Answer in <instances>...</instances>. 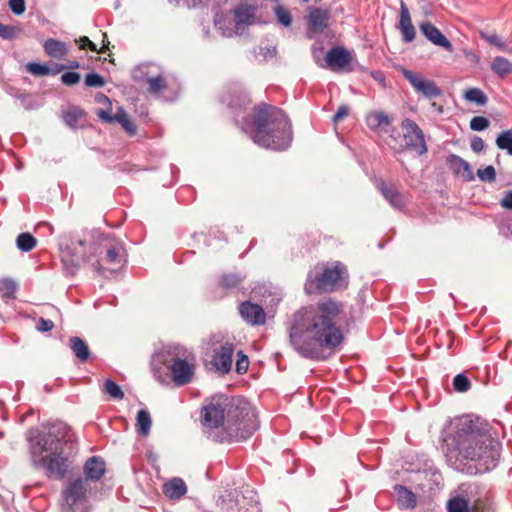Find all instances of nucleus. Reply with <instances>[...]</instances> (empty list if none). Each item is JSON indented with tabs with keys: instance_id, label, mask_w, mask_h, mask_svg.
<instances>
[{
	"instance_id": "obj_50",
	"label": "nucleus",
	"mask_w": 512,
	"mask_h": 512,
	"mask_svg": "<svg viewBox=\"0 0 512 512\" xmlns=\"http://www.w3.org/2000/svg\"><path fill=\"white\" fill-rule=\"evenodd\" d=\"M9 8L15 15H21L25 11V1L24 0H9Z\"/></svg>"
},
{
	"instance_id": "obj_52",
	"label": "nucleus",
	"mask_w": 512,
	"mask_h": 512,
	"mask_svg": "<svg viewBox=\"0 0 512 512\" xmlns=\"http://www.w3.org/2000/svg\"><path fill=\"white\" fill-rule=\"evenodd\" d=\"M80 48L84 49L85 47H88L90 50L98 53H104V50L106 46L104 45L101 49H97V46L86 36L80 38Z\"/></svg>"
},
{
	"instance_id": "obj_34",
	"label": "nucleus",
	"mask_w": 512,
	"mask_h": 512,
	"mask_svg": "<svg viewBox=\"0 0 512 512\" xmlns=\"http://www.w3.org/2000/svg\"><path fill=\"white\" fill-rule=\"evenodd\" d=\"M146 82L148 84V92L150 94H157L167 88V82L161 75L148 77Z\"/></svg>"
},
{
	"instance_id": "obj_12",
	"label": "nucleus",
	"mask_w": 512,
	"mask_h": 512,
	"mask_svg": "<svg viewBox=\"0 0 512 512\" xmlns=\"http://www.w3.org/2000/svg\"><path fill=\"white\" fill-rule=\"evenodd\" d=\"M89 485L82 477H78L68 483L63 491V498L70 508L74 509L86 500Z\"/></svg>"
},
{
	"instance_id": "obj_35",
	"label": "nucleus",
	"mask_w": 512,
	"mask_h": 512,
	"mask_svg": "<svg viewBox=\"0 0 512 512\" xmlns=\"http://www.w3.org/2000/svg\"><path fill=\"white\" fill-rule=\"evenodd\" d=\"M496 145L499 149L505 150L512 156V130L500 133L496 139Z\"/></svg>"
},
{
	"instance_id": "obj_47",
	"label": "nucleus",
	"mask_w": 512,
	"mask_h": 512,
	"mask_svg": "<svg viewBox=\"0 0 512 512\" xmlns=\"http://www.w3.org/2000/svg\"><path fill=\"white\" fill-rule=\"evenodd\" d=\"M222 101L227 103L228 106L232 108L242 107L247 102V96L243 91H240L237 95V100L234 101L233 99H228L225 96H223Z\"/></svg>"
},
{
	"instance_id": "obj_1",
	"label": "nucleus",
	"mask_w": 512,
	"mask_h": 512,
	"mask_svg": "<svg viewBox=\"0 0 512 512\" xmlns=\"http://www.w3.org/2000/svg\"><path fill=\"white\" fill-rule=\"evenodd\" d=\"M342 313L343 305L330 298L297 310L288 328L293 349L306 359H327L344 340Z\"/></svg>"
},
{
	"instance_id": "obj_11",
	"label": "nucleus",
	"mask_w": 512,
	"mask_h": 512,
	"mask_svg": "<svg viewBox=\"0 0 512 512\" xmlns=\"http://www.w3.org/2000/svg\"><path fill=\"white\" fill-rule=\"evenodd\" d=\"M366 124L368 128L378 134H387L389 137L397 141V130L392 126L391 117L383 111H372L366 116Z\"/></svg>"
},
{
	"instance_id": "obj_62",
	"label": "nucleus",
	"mask_w": 512,
	"mask_h": 512,
	"mask_svg": "<svg viewBox=\"0 0 512 512\" xmlns=\"http://www.w3.org/2000/svg\"><path fill=\"white\" fill-rule=\"evenodd\" d=\"M67 67L70 69H78L80 67V63L76 60H72V61H69Z\"/></svg>"
},
{
	"instance_id": "obj_4",
	"label": "nucleus",
	"mask_w": 512,
	"mask_h": 512,
	"mask_svg": "<svg viewBox=\"0 0 512 512\" xmlns=\"http://www.w3.org/2000/svg\"><path fill=\"white\" fill-rule=\"evenodd\" d=\"M32 464L44 469L49 478L63 479L70 467L75 441L64 425H53L47 432L30 428L26 434Z\"/></svg>"
},
{
	"instance_id": "obj_44",
	"label": "nucleus",
	"mask_w": 512,
	"mask_h": 512,
	"mask_svg": "<svg viewBox=\"0 0 512 512\" xmlns=\"http://www.w3.org/2000/svg\"><path fill=\"white\" fill-rule=\"evenodd\" d=\"M490 125V121L483 116H475L470 121V128L473 131H483L488 128Z\"/></svg>"
},
{
	"instance_id": "obj_2",
	"label": "nucleus",
	"mask_w": 512,
	"mask_h": 512,
	"mask_svg": "<svg viewBox=\"0 0 512 512\" xmlns=\"http://www.w3.org/2000/svg\"><path fill=\"white\" fill-rule=\"evenodd\" d=\"M442 452L449 465L468 466L474 473L493 470L499 462L501 443L479 417L463 415L449 421L442 431Z\"/></svg>"
},
{
	"instance_id": "obj_24",
	"label": "nucleus",
	"mask_w": 512,
	"mask_h": 512,
	"mask_svg": "<svg viewBox=\"0 0 512 512\" xmlns=\"http://www.w3.org/2000/svg\"><path fill=\"white\" fill-rule=\"evenodd\" d=\"M44 51L53 58H62L67 54V47L64 42L55 39H47L43 45Z\"/></svg>"
},
{
	"instance_id": "obj_61",
	"label": "nucleus",
	"mask_w": 512,
	"mask_h": 512,
	"mask_svg": "<svg viewBox=\"0 0 512 512\" xmlns=\"http://www.w3.org/2000/svg\"><path fill=\"white\" fill-rule=\"evenodd\" d=\"M277 51H276V47H269L267 48V52L265 54V57H274L276 55Z\"/></svg>"
},
{
	"instance_id": "obj_48",
	"label": "nucleus",
	"mask_w": 512,
	"mask_h": 512,
	"mask_svg": "<svg viewBox=\"0 0 512 512\" xmlns=\"http://www.w3.org/2000/svg\"><path fill=\"white\" fill-rule=\"evenodd\" d=\"M80 81V74L77 72H65L61 76V82L66 86H73Z\"/></svg>"
},
{
	"instance_id": "obj_32",
	"label": "nucleus",
	"mask_w": 512,
	"mask_h": 512,
	"mask_svg": "<svg viewBox=\"0 0 512 512\" xmlns=\"http://www.w3.org/2000/svg\"><path fill=\"white\" fill-rule=\"evenodd\" d=\"M16 245L20 251L30 252L36 247L37 240L32 234L24 232L17 236Z\"/></svg>"
},
{
	"instance_id": "obj_28",
	"label": "nucleus",
	"mask_w": 512,
	"mask_h": 512,
	"mask_svg": "<svg viewBox=\"0 0 512 512\" xmlns=\"http://www.w3.org/2000/svg\"><path fill=\"white\" fill-rule=\"evenodd\" d=\"M64 68V65H56L55 69L50 70L48 66L36 62H29L26 65L27 71L36 76H44L48 74L55 75L62 71Z\"/></svg>"
},
{
	"instance_id": "obj_15",
	"label": "nucleus",
	"mask_w": 512,
	"mask_h": 512,
	"mask_svg": "<svg viewBox=\"0 0 512 512\" xmlns=\"http://www.w3.org/2000/svg\"><path fill=\"white\" fill-rule=\"evenodd\" d=\"M239 313L242 319L252 326L264 325L266 313L262 306L251 301H244L239 305Z\"/></svg>"
},
{
	"instance_id": "obj_5",
	"label": "nucleus",
	"mask_w": 512,
	"mask_h": 512,
	"mask_svg": "<svg viewBox=\"0 0 512 512\" xmlns=\"http://www.w3.org/2000/svg\"><path fill=\"white\" fill-rule=\"evenodd\" d=\"M251 138L261 147L285 150L292 141L290 120L280 108L262 103L254 109Z\"/></svg>"
},
{
	"instance_id": "obj_20",
	"label": "nucleus",
	"mask_w": 512,
	"mask_h": 512,
	"mask_svg": "<svg viewBox=\"0 0 512 512\" xmlns=\"http://www.w3.org/2000/svg\"><path fill=\"white\" fill-rule=\"evenodd\" d=\"M326 61L333 70L343 69L350 63L351 54L345 48L333 47L328 51Z\"/></svg>"
},
{
	"instance_id": "obj_36",
	"label": "nucleus",
	"mask_w": 512,
	"mask_h": 512,
	"mask_svg": "<svg viewBox=\"0 0 512 512\" xmlns=\"http://www.w3.org/2000/svg\"><path fill=\"white\" fill-rule=\"evenodd\" d=\"M448 512H471L467 500L461 497H455L448 501Z\"/></svg>"
},
{
	"instance_id": "obj_18",
	"label": "nucleus",
	"mask_w": 512,
	"mask_h": 512,
	"mask_svg": "<svg viewBox=\"0 0 512 512\" xmlns=\"http://www.w3.org/2000/svg\"><path fill=\"white\" fill-rule=\"evenodd\" d=\"M85 478L88 481H99L106 471V463L100 456L89 457L83 467Z\"/></svg>"
},
{
	"instance_id": "obj_21",
	"label": "nucleus",
	"mask_w": 512,
	"mask_h": 512,
	"mask_svg": "<svg viewBox=\"0 0 512 512\" xmlns=\"http://www.w3.org/2000/svg\"><path fill=\"white\" fill-rule=\"evenodd\" d=\"M399 29L402 34V40L405 43H410L415 39L416 31L412 24L409 10L403 2L400 9Z\"/></svg>"
},
{
	"instance_id": "obj_37",
	"label": "nucleus",
	"mask_w": 512,
	"mask_h": 512,
	"mask_svg": "<svg viewBox=\"0 0 512 512\" xmlns=\"http://www.w3.org/2000/svg\"><path fill=\"white\" fill-rule=\"evenodd\" d=\"M103 391L114 399L121 400L124 398V393L120 386L111 379H107L104 382Z\"/></svg>"
},
{
	"instance_id": "obj_57",
	"label": "nucleus",
	"mask_w": 512,
	"mask_h": 512,
	"mask_svg": "<svg viewBox=\"0 0 512 512\" xmlns=\"http://www.w3.org/2000/svg\"><path fill=\"white\" fill-rule=\"evenodd\" d=\"M153 374H154V377L162 384L166 383L167 382V376H163L162 373H161V367L159 368H156L154 367L153 368Z\"/></svg>"
},
{
	"instance_id": "obj_30",
	"label": "nucleus",
	"mask_w": 512,
	"mask_h": 512,
	"mask_svg": "<svg viewBox=\"0 0 512 512\" xmlns=\"http://www.w3.org/2000/svg\"><path fill=\"white\" fill-rule=\"evenodd\" d=\"M17 284L9 278L0 279V295L5 302L16 298Z\"/></svg>"
},
{
	"instance_id": "obj_56",
	"label": "nucleus",
	"mask_w": 512,
	"mask_h": 512,
	"mask_svg": "<svg viewBox=\"0 0 512 512\" xmlns=\"http://www.w3.org/2000/svg\"><path fill=\"white\" fill-rule=\"evenodd\" d=\"M63 263H64V265H65V268H66L67 272H68L69 274H71V275H74V274L76 273V271L78 270V268H79V262H78V260H77V261L72 260V261H71V266H70V267H68L67 262H66V260H65V259H63Z\"/></svg>"
},
{
	"instance_id": "obj_8",
	"label": "nucleus",
	"mask_w": 512,
	"mask_h": 512,
	"mask_svg": "<svg viewBox=\"0 0 512 512\" xmlns=\"http://www.w3.org/2000/svg\"><path fill=\"white\" fill-rule=\"evenodd\" d=\"M168 353L171 355V359L168 361L167 367L175 385L181 387L191 383L195 371L194 355L179 345L170 347Z\"/></svg>"
},
{
	"instance_id": "obj_26",
	"label": "nucleus",
	"mask_w": 512,
	"mask_h": 512,
	"mask_svg": "<svg viewBox=\"0 0 512 512\" xmlns=\"http://www.w3.org/2000/svg\"><path fill=\"white\" fill-rule=\"evenodd\" d=\"M84 117V111L78 106H71L63 111L62 118L70 128H77L80 120Z\"/></svg>"
},
{
	"instance_id": "obj_14",
	"label": "nucleus",
	"mask_w": 512,
	"mask_h": 512,
	"mask_svg": "<svg viewBox=\"0 0 512 512\" xmlns=\"http://www.w3.org/2000/svg\"><path fill=\"white\" fill-rule=\"evenodd\" d=\"M234 350V344L230 342H225L215 349L212 364L221 374H227L231 371Z\"/></svg>"
},
{
	"instance_id": "obj_7",
	"label": "nucleus",
	"mask_w": 512,
	"mask_h": 512,
	"mask_svg": "<svg viewBox=\"0 0 512 512\" xmlns=\"http://www.w3.org/2000/svg\"><path fill=\"white\" fill-rule=\"evenodd\" d=\"M98 260L93 264L94 269L104 275L116 272L126 265L127 255L123 243L111 235L104 236L99 244Z\"/></svg>"
},
{
	"instance_id": "obj_58",
	"label": "nucleus",
	"mask_w": 512,
	"mask_h": 512,
	"mask_svg": "<svg viewBox=\"0 0 512 512\" xmlns=\"http://www.w3.org/2000/svg\"><path fill=\"white\" fill-rule=\"evenodd\" d=\"M370 75L372 76L373 79H375L376 81L384 84L385 83V76L384 74L381 72V71H372L370 73Z\"/></svg>"
},
{
	"instance_id": "obj_31",
	"label": "nucleus",
	"mask_w": 512,
	"mask_h": 512,
	"mask_svg": "<svg viewBox=\"0 0 512 512\" xmlns=\"http://www.w3.org/2000/svg\"><path fill=\"white\" fill-rule=\"evenodd\" d=\"M244 276L238 273L223 274L219 278V286L224 289H235L243 282Z\"/></svg>"
},
{
	"instance_id": "obj_39",
	"label": "nucleus",
	"mask_w": 512,
	"mask_h": 512,
	"mask_svg": "<svg viewBox=\"0 0 512 512\" xmlns=\"http://www.w3.org/2000/svg\"><path fill=\"white\" fill-rule=\"evenodd\" d=\"M454 390L460 393L467 392L471 388V382L469 378L460 373L457 374L453 379Z\"/></svg>"
},
{
	"instance_id": "obj_54",
	"label": "nucleus",
	"mask_w": 512,
	"mask_h": 512,
	"mask_svg": "<svg viewBox=\"0 0 512 512\" xmlns=\"http://www.w3.org/2000/svg\"><path fill=\"white\" fill-rule=\"evenodd\" d=\"M349 113L348 107L342 105L338 108L337 112L333 116V121L335 123L340 122L344 117H346Z\"/></svg>"
},
{
	"instance_id": "obj_19",
	"label": "nucleus",
	"mask_w": 512,
	"mask_h": 512,
	"mask_svg": "<svg viewBox=\"0 0 512 512\" xmlns=\"http://www.w3.org/2000/svg\"><path fill=\"white\" fill-rule=\"evenodd\" d=\"M330 12L323 8H311L308 15V27L311 31L321 33L329 24Z\"/></svg>"
},
{
	"instance_id": "obj_55",
	"label": "nucleus",
	"mask_w": 512,
	"mask_h": 512,
	"mask_svg": "<svg viewBox=\"0 0 512 512\" xmlns=\"http://www.w3.org/2000/svg\"><path fill=\"white\" fill-rule=\"evenodd\" d=\"M500 205L506 209H512V190L505 193L504 197L500 200Z\"/></svg>"
},
{
	"instance_id": "obj_16",
	"label": "nucleus",
	"mask_w": 512,
	"mask_h": 512,
	"mask_svg": "<svg viewBox=\"0 0 512 512\" xmlns=\"http://www.w3.org/2000/svg\"><path fill=\"white\" fill-rule=\"evenodd\" d=\"M421 33L434 45L444 48L448 52L453 51L452 43L447 37L431 22H422L419 25Z\"/></svg>"
},
{
	"instance_id": "obj_25",
	"label": "nucleus",
	"mask_w": 512,
	"mask_h": 512,
	"mask_svg": "<svg viewBox=\"0 0 512 512\" xmlns=\"http://www.w3.org/2000/svg\"><path fill=\"white\" fill-rule=\"evenodd\" d=\"M449 164H450L451 169L456 174L467 173V179L468 180L473 179V174L471 171L470 164L467 161H465L463 158H461L460 156L454 155V154L450 155Z\"/></svg>"
},
{
	"instance_id": "obj_23",
	"label": "nucleus",
	"mask_w": 512,
	"mask_h": 512,
	"mask_svg": "<svg viewBox=\"0 0 512 512\" xmlns=\"http://www.w3.org/2000/svg\"><path fill=\"white\" fill-rule=\"evenodd\" d=\"M69 346L74 355L81 362H86L90 357V350L87 343L80 337L74 336L69 339Z\"/></svg>"
},
{
	"instance_id": "obj_9",
	"label": "nucleus",
	"mask_w": 512,
	"mask_h": 512,
	"mask_svg": "<svg viewBox=\"0 0 512 512\" xmlns=\"http://www.w3.org/2000/svg\"><path fill=\"white\" fill-rule=\"evenodd\" d=\"M400 127L403 132V138L405 140L404 148L406 150L415 151L419 155L427 153L428 147L424 132L414 120L404 118L401 121Z\"/></svg>"
},
{
	"instance_id": "obj_22",
	"label": "nucleus",
	"mask_w": 512,
	"mask_h": 512,
	"mask_svg": "<svg viewBox=\"0 0 512 512\" xmlns=\"http://www.w3.org/2000/svg\"><path fill=\"white\" fill-rule=\"evenodd\" d=\"M187 492V486L181 478L175 477L163 485V493L171 500L180 499Z\"/></svg>"
},
{
	"instance_id": "obj_17",
	"label": "nucleus",
	"mask_w": 512,
	"mask_h": 512,
	"mask_svg": "<svg viewBox=\"0 0 512 512\" xmlns=\"http://www.w3.org/2000/svg\"><path fill=\"white\" fill-rule=\"evenodd\" d=\"M257 7L251 4H239L234 9L235 29L237 33L254 23Z\"/></svg>"
},
{
	"instance_id": "obj_3",
	"label": "nucleus",
	"mask_w": 512,
	"mask_h": 512,
	"mask_svg": "<svg viewBox=\"0 0 512 512\" xmlns=\"http://www.w3.org/2000/svg\"><path fill=\"white\" fill-rule=\"evenodd\" d=\"M200 421L208 437L217 443L245 440L258 429L254 408L242 399L224 394L205 401Z\"/></svg>"
},
{
	"instance_id": "obj_6",
	"label": "nucleus",
	"mask_w": 512,
	"mask_h": 512,
	"mask_svg": "<svg viewBox=\"0 0 512 512\" xmlns=\"http://www.w3.org/2000/svg\"><path fill=\"white\" fill-rule=\"evenodd\" d=\"M348 285V273L340 262L317 264L309 271L304 285L308 295L333 292Z\"/></svg>"
},
{
	"instance_id": "obj_45",
	"label": "nucleus",
	"mask_w": 512,
	"mask_h": 512,
	"mask_svg": "<svg viewBox=\"0 0 512 512\" xmlns=\"http://www.w3.org/2000/svg\"><path fill=\"white\" fill-rule=\"evenodd\" d=\"M249 367V359L248 357L242 352H237V361H236V372L240 375L245 374Z\"/></svg>"
},
{
	"instance_id": "obj_27",
	"label": "nucleus",
	"mask_w": 512,
	"mask_h": 512,
	"mask_svg": "<svg viewBox=\"0 0 512 512\" xmlns=\"http://www.w3.org/2000/svg\"><path fill=\"white\" fill-rule=\"evenodd\" d=\"M491 70L501 78L512 74V62L502 56L494 58L491 64Z\"/></svg>"
},
{
	"instance_id": "obj_59",
	"label": "nucleus",
	"mask_w": 512,
	"mask_h": 512,
	"mask_svg": "<svg viewBox=\"0 0 512 512\" xmlns=\"http://www.w3.org/2000/svg\"><path fill=\"white\" fill-rule=\"evenodd\" d=\"M431 108H433L438 114H443L444 107L441 104H438L437 102H431Z\"/></svg>"
},
{
	"instance_id": "obj_49",
	"label": "nucleus",
	"mask_w": 512,
	"mask_h": 512,
	"mask_svg": "<svg viewBox=\"0 0 512 512\" xmlns=\"http://www.w3.org/2000/svg\"><path fill=\"white\" fill-rule=\"evenodd\" d=\"M118 122L122 125V127L129 132L131 135L136 133V126L131 122L129 117L126 114H122L117 117Z\"/></svg>"
},
{
	"instance_id": "obj_42",
	"label": "nucleus",
	"mask_w": 512,
	"mask_h": 512,
	"mask_svg": "<svg viewBox=\"0 0 512 512\" xmlns=\"http://www.w3.org/2000/svg\"><path fill=\"white\" fill-rule=\"evenodd\" d=\"M477 176L483 182H494L496 180V171L495 168L491 165L485 167L484 169L477 170Z\"/></svg>"
},
{
	"instance_id": "obj_13",
	"label": "nucleus",
	"mask_w": 512,
	"mask_h": 512,
	"mask_svg": "<svg viewBox=\"0 0 512 512\" xmlns=\"http://www.w3.org/2000/svg\"><path fill=\"white\" fill-rule=\"evenodd\" d=\"M376 188L385 198V200L395 209L403 210L407 205L406 196L401 193L394 184L387 183L383 179H377Z\"/></svg>"
},
{
	"instance_id": "obj_53",
	"label": "nucleus",
	"mask_w": 512,
	"mask_h": 512,
	"mask_svg": "<svg viewBox=\"0 0 512 512\" xmlns=\"http://www.w3.org/2000/svg\"><path fill=\"white\" fill-rule=\"evenodd\" d=\"M470 146L474 152L479 153L485 148V143L481 137L475 136L471 140Z\"/></svg>"
},
{
	"instance_id": "obj_51",
	"label": "nucleus",
	"mask_w": 512,
	"mask_h": 512,
	"mask_svg": "<svg viewBox=\"0 0 512 512\" xmlns=\"http://www.w3.org/2000/svg\"><path fill=\"white\" fill-rule=\"evenodd\" d=\"M54 328V323L52 320L45 319V318H39V320L36 323V329L39 332H49Z\"/></svg>"
},
{
	"instance_id": "obj_38",
	"label": "nucleus",
	"mask_w": 512,
	"mask_h": 512,
	"mask_svg": "<svg viewBox=\"0 0 512 512\" xmlns=\"http://www.w3.org/2000/svg\"><path fill=\"white\" fill-rule=\"evenodd\" d=\"M275 11V16L277 18V21L283 25L284 27H289L292 23V17H291V14H290V11L281 6V5H277L274 9Z\"/></svg>"
},
{
	"instance_id": "obj_60",
	"label": "nucleus",
	"mask_w": 512,
	"mask_h": 512,
	"mask_svg": "<svg viewBox=\"0 0 512 512\" xmlns=\"http://www.w3.org/2000/svg\"><path fill=\"white\" fill-rule=\"evenodd\" d=\"M98 115H99V117L101 119H103L105 121H111V119H112L110 114L108 112H106V111H103V110H100Z\"/></svg>"
},
{
	"instance_id": "obj_10",
	"label": "nucleus",
	"mask_w": 512,
	"mask_h": 512,
	"mask_svg": "<svg viewBox=\"0 0 512 512\" xmlns=\"http://www.w3.org/2000/svg\"><path fill=\"white\" fill-rule=\"evenodd\" d=\"M401 73L404 78L411 84L417 94L422 95L424 98L432 100L434 98L442 96V90L436 85V83L427 79L419 73L411 71L406 68L401 69Z\"/></svg>"
},
{
	"instance_id": "obj_43",
	"label": "nucleus",
	"mask_w": 512,
	"mask_h": 512,
	"mask_svg": "<svg viewBox=\"0 0 512 512\" xmlns=\"http://www.w3.org/2000/svg\"><path fill=\"white\" fill-rule=\"evenodd\" d=\"M85 85L101 88L105 85V79L97 73H88L85 77Z\"/></svg>"
},
{
	"instance_id": "obj_29",
	"label": "nucleus",
	"mask_w": 512,
	"mask_h": 512,
	"mask_svg": "<svg viewBox=\"0 0 512 512\" xmlns=\"http://www.w3.org/2000/svg\"><path fill=\"white\" fill-rule=\"evenodd\" d=\"M136 421L137 432L143 436L148 435L152 424L150 413L145 409L139 410Z\"/></svg>"
},
{
	"instance_id": "obj_40",
	"label": "nucleus",
	"mask_w": 512,
	"mask_h": 512,
	"mask_svg": "<svg viewBox=\"0 0 512 512\" xmlns=\"http://www.w3.org/2000/svg\"><path fill=\"white\" fill-rule=\"evenodd\" d=\"M480 37L485 40L486 42H488L489 44L497 47L499 50H502V51H506V46L504 44V42L501 40V38L493 33V34H489V33H486V32H483V31H480Z\"/></svg>"
},
{
	"instance_id": "obj_46",
	"label": "nucleus",
	"mask_w": 512,
	"mask_h": 512,
	"mask_svg": "<svg viewBox=\"0 0 512 512\" xmlns=\"http://www.w3.org/2000/svg\"><path fill=\"white\" fill-rule=\"evenodd\" d=\"M396 490L400 497H403L407 502V507H414L416 505L415 495L406 487L397 485Z\"/></svg>"
},
{
	"instance_id": "obj_41",
	"label": "nucleus",
	"mask_w": 512,
	"mask_h": 512,
	"mask_svg": "<svg viewBox=\"0 0 512 512\" xmlns=\"http://www.w3.org/2000/svg\"><path fill=\"white\" fill-rule=\"evenodd\" d=\"M20 28L15 26L5 25L0 22V37L5 40H12L20 33Z\"/></svg>"
},
{
	"instance_id": "obj_33",
	"label": "nucleus",
	"mask_w": 512,
	"mask_h": 512,
	"mask_svg": "<svg viewBox=\"0 0 512 512\" xmlns=\"http://www.w3.org/2000/svg\"><path fill=\"white\" fill-rule=\"evenodd\" d=\"M464 98L468 102L476 103L477 105L483 106L487 103L488 97L479 88H470L465 91Z\"/></svg>"
}]
</instances>
